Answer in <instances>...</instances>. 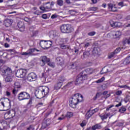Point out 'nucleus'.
I'll return each instance as SVG.
<instances>
[{
	"label": "nucleus",
	"mask_w": 130,
	"mask_h": 130,
	"mask_svg": "<svg viewBox=\"0 0 130 130\" xmlns=\"http://www.w3.org/2000/svg\"><path fill=\"white\" fill-rule=\"evenodd\" d=\"M11 68L4 66L2 68L1 75L5 78L6 83H9L13 81V75Z\"/></svg>",
	"instance_id": "obj_1"
},
{
	"label": "nucleus",
	"mask_w": 130,
	"mask_h": 130,
	"mask_svg": "<svg viewBox=\"0 0 130 130\" xmlns=\"http://www.w3.org/2000/svg\"><path fill=\"white\" fill-rule=\"evenodd\" d=\"M83 101V95L79 93H76L70 101L69 106L72 108H75L76 105H78L79 102H82Z\"/></svg>",
	"instance_id": "obj_2"
},
{
	"label": "nucleus",
	"mask_w": 130,
	"mask_h": 130,
	"mask_svg": "<svg viewBox=\"0 0 130 130\" xmlns=\"http://www.w3.org/2000/svg\"><path fill=\"white\" fill-rule=\"evenodd\" d=\"M11 106V100L9 98H3L0 100V111H6Z\"/></svg>",
	"instance_id": "obj_3"
},
{
	"label": "nucleus",
	"mask_w": 130,
	"mask_h": 130,
	"mask_svg": "<svg viewBox=\"0 0 130 130\" xmlns=\"http://www.w3.org/2000/svg\"><path fill=\"white\" fill-rule=\"evenodd\" d=\"M60 31L62 33L69 34L74 32V28L71 24H62L60 26Z\"/></svg>",
	"instance_id": "obj_4"
},
{
	"label": "nucleus",
	"mask_w": 130,
	"mask_h": 130,
	"mask_svg": "<svg viewBox=\"0 0 130 130\" xmlns=\"http://www.w3.org/2000/svg\"><path fill=\"white\" fill-rule=\"evenodd\" d=\"M18 100L22 101V100H27L30 99V94L27 92L22 91L19 93L17 96Z\"/></svg>",
	"instance_id": "obj_5"
},
{
	"label": "nucleus",
	"mask_w": 130,
	"mask_h": 130,
	"mask_svg": "<svg viewBox=\"0 0 130 130\" xmlns=\"http://www.w3.org/2000/svg\"><path fill=\"white\" fill-rule=\"evenodd\" d=\"M35 51L39 52L40 50L34 48L28 49L26 52H22L21 53V55H37L39 53H34Z\"/></svg>",
	"instance_id": "obj_6"
},
{
	"label": "nucleus",
	"mask_w": 130,
	"mask_h": 130,
	"mask_svg": "<svg viewBox=\"0 0 130 130\" xmlns=\"http://www.w3.org/2000/svg\"><path fill=\"white\" fill-rule=\"evenodd\" d=\"M40 45L42 48H49L52 45V42L50 41H42Z\"/></svg>",
	"instance_id": "obj_7"
},
{
	"label": "nucleus",
	"mask_w": 130,
	"mask_h": 130,
	"mask_svg": "<svg viewBox=\"0 0 130 130\" xmlns=\"http://www.w3.org/2000/svg\"><path fill=\"white\" fill-rule=\"evenodd\" d=\"M26 70L25 69H19L16 73V76L17 78H24L26 76Z\"/></svg>",
	"instance_id": "obj_8"
},
{
	"label": "nucleus",
	"mask_w": 130,
	"mask_h": 130,
	"mask_svg": "<svg viewBox=\"0 0 130 130\" xmlns=\"http://www.w3.org/2000/svg\"><path fill=\"white\" fill-rule=\"evenodd\" d=\"M16 115V112L15 111H10L4 114V118L5 119H11V118H13Z\"/></svg>",
	"instance_id": "obj_9"
},
{
	"label": "nucleus",
	"mask_w": 130,
	"mask_h": 130,
	"mask_svg": "<svg viewBox=\"0 0 130 130\" xmlns=\"http://www.w3.org/2000/svg\"><path fill=\"white\" fill-rule=\"evenodd\" d=\"M40 61L41 62V66L43 67V66H45V63H46V62H49V61H50V59L47 58L46 56H42L40 58Z\"/></svg>",
	"instance_id": "obj_10"
},
{
	"label": "nucleus",
	"mask_w": 130,
	"mask_h": 130,
	"mask_svg": "<svg viewBox=\"0 0 130 130\" xmlns=\"http://www.w3.org/2000/svg\"><path fill=\"white\" fill-rule=\"evenodd\" d=\"M86 79L87 76L83 75L81 73L77 76L76 83H77V84H81V83H83V80H86Z\"/></svg>",
	"instance_id": "obj_11"
},
{
	"label": "nucleus",
	"mask_w": 130,
	"mask_h": 130,
	"mask_svg": "<svg viewBox=\"0 0 130 130\" xmlns=\"http://www.w3.org/2000/svg\"><path fill=\"white\" fill-rule=\"evenodd\" d=\"M121 35V32L119 31H113L108 34V36L113 37V38H118Z\"/></svg>",
	"instance_id": "obj_12"
},
{
	"label": "nucleus",
	"mask_w": 130,
	"mask_h": 130,
	"mask_svg": "<svg viewBox=\"0 0 130 130\" xmlns=\"http://www.w3.org/2000/svg\"><path fill=\"white\" fill-rule=\"evenodd\" d=\"M41 90L42 91V94H43V96L45 97L48 93H49V88L47 86H40Z\"/></svg>",
	"instance_id": "obj_13"
},
{
	"label": "nucleus",
	"mask_w": 130,
	"mask_h": 130,
	"mask_svg": "<svg viewBox=\"0 0 130 130\" xmlns=\"http://www.w3.org/2000/svg\"><path fill=\"white\" fill-rule=\"evenodd\" d=\"M37 75L34 73H29L27 76V80L29 82H33L36 80Z\"/></svg>",
	"instance_id": "obj_14"
},
{
	"label": "nucleus",
	"mask_w": 130,
	"mask_h": 130,
	"mask_svg": "<svg viewBox=\"0 0 130 130\" xmlns=\"http://www.w3.org/2000/svg\"><path fill=\"white\" fill-rule=\"evenodd\" d=\"M35 96L38 98V99H41V98H43V93H42V92L41 91V88L40 87L39 89L36 91L35 93Z\"/></svg>",
	"instance_id": "obj_15"
},
{
	"label": "nucleus",
	"mask_w": 130,
	"mask_h": 130,
	"mask_svg": "<svg viewBox=\"0 0 130 130\" xmlns=\"http://www.w3.org/2000/svg\"><path fill=\"white\" fill-rule=\"evenodd\" d=\"M92 73H94V70L93 69L87 68L85 69V71H83L81 73L82 75L86 76L87 77V75H91Z\"/></svg>",
	"instance_id": "obj_16"
},
{
	"label": "nucleus",
	"mask_w": 130,
	"mask_h": 130,
	"mask_svg": "<svg viewBox=\"0 0 130 130\" xmlns=\"http://www.w3.org/2000/svg\"><path fill=\"white\" fill-rule=\"evenodd\" d=\"M17 26L19 28V31L21 32H24L25 31V24H24V22L19 21L17 23Z\"/></svg>",
	"instance_id": "obj_17"
},
{
	"label": "nucleus",
	"mask_w": 130,
	"mask_h": 130,
	"mask_svg": "<svg viewBox=\"0 0 130 130\" xmlns=\"http://www.w3.org/2000/svg\"><path fill=\"white\" fill-rule=\"evenodd\" d=\"M108 9L111 12H116L117 11V7L115 6V5L112 4H108Z\"/></svg>",
	"instance_id": "obj_18"
},
{
	"label": "nucleus",
	"mask_w": 130,
	"mask_h": 130,
	"mask_svg": "<svg viewBox=\"0 0 130 130\" xmlns=\"http://www.w3.org/2000/svg\"><path fill=\"white\" fill-rule=\"evenodd\" d=\"M91 39H86L84 41L85 44H84V48H88L89 46H91V45L92 44V43L91 42Z\"/></svg>",
	"instance_id": "obj_19"
},
{
	"label": "nucleus",
	"mask_w": 130,
	"mask_h": 130,
	"mask_svg": "<svg viewBox=\"0 0 130 130\" xmlns=\"http://www.w3.org/2000/svg\"><path fill=\"white\" fill-rule=\"evenodd\" d=\"M13 23V21L12 19H6L4 21V25L6 26V27H10L12 25Z\"/></svg>",
	"instance_id": "obj_20"
},
{
	"label": "nucleus",
	"mask_w": 130,
	"mask_h": 130,
	"mask_svg": "<svg viewBox=\"0 0 130 130\" xmlns=\"http://www.w3.org/2000/svg\"><path fill=\"white\" fill-rule=\"evenodd\" d=\"M49 36L50 37V38H52V39H53L54 37H56V31L55 30H51L49 32Z\"/></svg>",
	"instance_id": "obj_21"
},
{
	"label": "nucleus",
	"mask_w": 130,
	"mask_h": 130,
	"mask_svg": "<svg viewBox=\"0 0 130 130\" xmlns=\"http://www.w3.org/2000/svg\"><path fill=\"white\" fill-rule=\"evenodd\" d=\"M101 128H102V126L100 123L96 124L91 127L92 130L101 129Z\"/></svg>",
	"instance_id": "obj_22"
},
{
	"label": "nucleus",
	"mask_w": 130,
	"mask_h": 130,
	"mask_svg": "<svg viewBox=\"0 0 130 130\" xmlns=\"http://www.w3.org/2000/svg\"><path fill=\"white\" fill-rule=\"evenodd\" d=\"M109 116H110V113H108L107 114H102L100 115V117H101V119L102 120H104V119H107Z\"/></svg>",
	"instance_id": "obj_23"
},
{
	"label": "nucleus",
	"mask_w": 130,
	"mask_h": 130,
	"mask_svg": "<svg viewBox=\"0 0 130 130\" xmlns=\"http://www.w3.org/2000/svg\"><path fill=\"white\" fill-rule=\"evenodd\" d=\"M123 64L127 66L130 63V55H128L123 62Z\"/></svg>",
	"instance_id": "obj_24"
},
{
	"label": "nucleus",
	"mask_w": 130,
	"mask_h": 130,
	"mask_svg": "<svg viewBox=\"0 0 130 130\" xmlns=\"http://www.w3.org/2000/svg\"><path fill=\"white\" fill-rule=\"evenodd\" d=\"M54 2H51V3L50 2H47L45 3V5H48L49 4V6H46V8L48 10H50L52 7L54 6Z\"/></svg>",
	"instance_id": "obj_25"
},
{
	"label": "nucleus",
	"mask_w": 130,
	"mask_h": 130,
	"mask_svg": "<svg viewBox=\"0 0 130 130\" xmlns=\"http://www.w3.org/2000/svg\"><path fill=\"white\" fill-rule=\"evenodd\" d=\"M56 60L57 64H59V66H62V64H63V60L61 57H57Z\"/></svg>",
	"instance_id": "obj_26"
},
{
	"label": "nucleus",
	"mask_w": 130,
	"mask_h": 130,
	"mask_svg": "<svg viewBox=\"0 0 130 130\" xmlns=\"http://www.w3.org/2000/svg\"><path fill=\"white\" fill-rule=\"evenodd\" d=\"M61 86H62V82H58L55 86V89H56V90H58L61 88Z\"/></svg>",
	"instance_id": "obj_27"
},
{
	"label": "nucleus",
	"mask_w": 130,
	"mask_h": 130,
	"mask_svg": "<svg viewBox=\"0 0 130 130\" xmlns=\"http://www.w3.org/2000/svg\"><path fill=\"white\" fill-rule=\"evenodd\" d=\"M7 125V123L4 120H0V128L2 127H5Z\"/></svg>",
	"instance_id": "obj_28"
},
{
	"label": "nucleus",
	"mask_w": 130,
	"mask_h": 130,
	"mask_svg": "<svg viewBox=\"0 0 130 130\" xmlns=\"http://www.w3.org/2000/svg\"><path fill=\"white\" fill-rule=\"evenodd\" d=\"M74 115V114L73 112H68L67 113V115H65L66 117H67L68 118H71V117H73Z\"/></svg>",
	"instance_id": "obj_29"
},
{
	"label": "nucleus",
	"mask_w": 130,
	"mask_h": 130,
	"mask_svg": "<svg viewBox=\"0 0 130 130\" xmlns=\"http://www.w3.org/2000/svg\"><path fill=\"white\" fill-rule=\"evenodd\" d=\"M47 64L51 68H55V63L53 62H50V61L48 62Z\"/></svg>",
	"instance_id": "obj_30"
},
{
	"label": "nucleus",
	"mask_w": 130,
	"mask_h": 130,
	"mask_svg": "<svg viewBox=\"0 0 130 130\" xmlns=\"http://www.w3.org/2000/svg\"><path fill=\"white\" fill-rule=\"evenodd\" d=\"M60 48L62 49H67V48H68V49H70V47L68 45H65L63 44H62L60 45Z\"/></svg>",
	"instance_id": "obj_31"
},
{
	"label": "nucleus",
	"mask_w": 130,
	"mask_h": 130,
	"mask_svg": "<svg viewBox=\"0 0 130 130\" xmlns=\"http://www.w3.org/2000/svg\"><path fill=\"white\" fill-rule=\"evenodd\" d=\"M70 67L71 69H73V70H75V69H77V63H72L70 65Z\"/></svg>",
	"instance_id": "obj_32"
},
{
	"label": "nucleus",
	"mask_w": 130,
	"mask_h": 130,
	"mask_svg": "<svg viewBox=\"0 0 130 130\" xmlns=\"http://www.w3.org/2000/svg\"><path fill=\"white\" fill-rule=\"evenodd\" d=\"M71 87H73V83L69 82L66 85H65L63 88L67 89V88H71Z\"/></svg>",
	"instance_id": "obj_33"
},
{
	"label": "nucleus",
	"mask_w": 130,
	"mask_h": 130,
	"mask_svg": "<svg viewBox=\"0 0 130 130\" xmlns=\"http://www.w3.org/2000/svg\"><path fill=\"white\" fill-rule=\"evenodd\" d=\"M101 95H102V93H101V92L96 93L95 96L93 98V100H96V99H97V98H99V97H100Z\"/></svg>",
	"instance_id": "obj_34"
},
{
	"label": "nucleus",
	"mask_w": 130,
	"mask_h": 130,
	"mask_svg": "<svg viewBox=\"0 0 130 130\" xmlns=\"http://www.w3.org/2000/svg\"><path fill=\"white\" fill-rule=\"evenodd\" d=\"M119 112H121V113H123V112H125V111H126V109L124 107H122L119 110Z\"/></svg>",
	"instance_id": "obj_35"
},
{
	"label": "nucleus",
	"mask_w": 130,
	"mask_h": 130,
	"mask_svg": "<svg viewBox=\"0 0 130 130\" xmlns=\"http://www.w3.org/2000/svg\"><path fill=\"white\" fill-rule=\"evenodd\" d=\"M119 88H125V89H128V90H130V87L125 85H120L119 86Z\"/></svg>",
	"instance_id": "obj_36"
},
{
	"label": "nucleus",
	"mask_w": 130,
	"mask_h": 130,
	"mask_svg": "<svg viewBox=\"0 0 130 130\" xmlns=\"http://www.w3.org/2000/svg\"><path fill=\"white\" fill-rule=\"evenodd\" d=\"M57 4L58 6L61 7V6H63V1L62 0H57Z\"/></svg>",
	"instance_id": "obj_37"
},
{
	"label": "nucleus",
	"mask_w": 130,
	"mask_h": 130,
	"mask_svg": "<svg viewBox=\"0 0 130 130\" xmlns=\"http://www.w3.org/2000/svg\"><path fill=\"white\" fill-rule=\"evenodd\" d=\"M15 88L17 89H19V88H21V85H20V83L18 82H16L14 84Z\"/></svg>",
	"instance_id": "obj_38"
},
{
	"label": "nucleus",
	"mask_w": 130,
	"mask_h": 130,
	"mask_svg": "<svg viewBox=\"0 0 130 130\" xmlns=\"http://www.w3.org/2000/svg\"><path fill=\"white\" fill-rule=\"evenodd\" d=\"M120 50H121V48L120 47L117 48L114 51V52L115 53V54H117L119 52H120Z\"/></svg>",
	"instance_id": "obj_39"
},
{
	"label": "nucleus",
	"mask_w": 130,
	"mask_h": 130,
	"mask_svg": "<svg viewBox=\"0 0 130 130\" xmlns=\"http://www.w3.org/2000/svg\"><path fill=\"white\" fill-rule=\"evenodd\" d=\"M90 55V52L89 51L84 52L83 53L84 57H88Z\"/></svg>",
	"instance_id": "obj_40"
},
{
	"label": "nucleus",
	"mask_w": 130,
	"mask_h": 130,
	"mask_svg": "<svg viewBox=\"0 0 130 130\" xmlns=\"http://www.w3.org/2000/svg\"><path fill=\"white\" fill-rule=\"evenodd\" d=\"M66 118V115L62 114L60 117L58 118V120H63Z\"/></svg>",
	"instance_id": "obj_41"
},
{
	"label": "nucleus",
	"mask_w": 130,
	"mask_h": 130,
	"mask_svg": "<svg viewBox=\"0 0 130 130\" xmlns=\"http://www.w3.org/2000/svg\"><path fill=\"white\" fill-rule=\"evenodd\" d=\"M104 80H105V77H102L100 79H99L96 82V83H97L98 84H99V83H102V82H103L104 81Z\"/></svg>",
	"instance_id": "obj_42"
},
{
	"label": "nucleus",
	"mask_w": 130,
	"mask_h": 130,
	"mask_svg": "<svg viewBox=\"0 0 130 130\" xmlns=\"http://www.w3.org/2000/svg\"><path fill=\"white\" fill-rule=\"evenodd\" d=\"M115 53L114 52H112L111 53H110V54L109 55V58H112V57H114V55H115Z\"/></svg>",
	"instance_id": "obj_43"
},
{
	"label": "nucleus",
	"mask_w": 130,
	"mask_h": 130,
	"mask_svg": "<svg viewBox=\"0 0 130 130\" xmlns=\"http://www.w3.org/2000/svg\"><path fill=\"white\" fill-rule=\"evenodd\" d=\"M106 70H107V69H106L105 68H103L102 70V71H101V75H103V74H106V73H108V71H106Z\"/></svg>",
	"instance_id": "obj_44"
},
{
	"label": "nucleus",
	"mask_w": 130,
	"mask_h": 130,
	"mask_svg": "<svg viewBox=\"0 0 130 130\" xmlns=\"http://www.w3.org/2000/svg\"><path fill=\"white\" fill-rule=\"evenodd\" d=\"M86 124H87V123H86V121L85 120H83L81 123H80V125L81 126H82V127H84V126H85V125H86Z\"/></svg>",
	"instance_id": "obj_45"
},
{
	"label": "nucleus",
	"mask_w": 130,
	"mask_h": 130,
	"mask_svg": "<svg viewBox=\"0 0 130 130\" xmlns=\"http://www.w3.org/2000/svg\"><path fill=\"white\" fill-rule=\"evenodd\" d=\"M95 34H96V32L91 31V32H89L88 34V35H89V36H94V35H95Z\"/></svg>",
	"instance_id": "obj_46"
},
{
	"label": "nucleus",
	"mask_w": 130,
	"mask_h": 130,
	"mask_svg": "<svg viewBox=\"0 0 130 130\" xmlns=\"http://www.w3.org/2000/svg\"><path fill=\"white\" fill-rule=\"evenodd\" d=\"M93 114H94L93 113V112L92 111L90 112H88L87 113V115L88 117H91V116H92V115H93Z\"/></svg>",
	"instance_id": "obj_47"
},
{
	"label": "nucleus",
	"mask_w": 130,
	"mask_h": 130,
	"mask_svg": "<svg viewBox=\"0 0 130 130\" xmlns=\"http://www.w3.org/2000/svg\"><path fill=\"white\" fill-rule=\"evenodd\" d=\"M118 24V22H115L113 23V25H112V27H113V28H115V27H117Z\"/></svg>",
	"instance_id": "obj_48"
},
{
	"label": "nucleus",
	"mask_w": 130,
	"mask_h": 130,
	"mask_svg": "<svg viewBox=\"0 0 130 130\" xmlns=\"http://www.w3.org/2000/svg\"><path fill=\"white\" fill-rule=\"evenodd\" d=\"M98 8L97 7H91L90 8V11H93L94 12H95V11H97V9Z\"/></svg>",
	"instance_id": "obj_49"
},
{
	"label": "nucleus",
	"mask_w": 130,
	"mask_h": 130,
	"mask_svg": "<svg viewBox=\"0 0 130 130\" xmlns=\"http://www.w3.org/2000/svg\"><path fill=\"white\" fill-rule=\"evenodd\" d=\"M122 93V91H121V90H118L116 92V95H117L118 96H119V95H121Z\"/></svg>",
	"instance_id": "obj_50"
},
{
	"label": "nucleus",
	"mask_w": 130,
	"mask_h": 130,
	"mask_svg": "<svg viewBox=\"0 0 130 130\" xmlns=\"http://www.w3.org/2000/svg\"><path fill=\"white\" fill-rule=\"evenodd\" d=\"M40 10H41V11H43V12H44V11H45V10H46V7H40Z\"/></svg>",
	"instance_id": "obj_51"
},
{
	"label": "nucleus",
	"mask_w": 130,
	"mask_h": 130,
	"mask_svg": "<svg viewBox=\"0 0 130 130\" xmlns=\"http://www.w3.org/2000/svg\"><path fill=\"white\" fill-rule=\"evenodd\" d=\"M98 110H99V109H98V108H95L94 110H92L91 111L92 112V113H95V112H98Z\"/></svg>",
	"instance_id": "obj_52"
},
{
	"label": "nucleus",
	"mask_w": 130,
	"mask_h": 130,
	"mask_svg": "<svg viewBox=\"0 0 130 130\" xmlns=\"http://www.w3.org/2000/svg\"><path fill=\"white\" fill-rule=\"evenodd\" d=\"M55 18H57L56 14H53L51 16V19H55Z\"/></svg>",
	"instance_id": "obj_53"
},
{
	"label": "nucleus",
	"mask_w": 130,
	"mask_h": 130,
	"mask_svg": "<svg viewBox=\"0 0 130 130\" xmlns=\"http://www.w3.org/2000/svg\"><path fill=\"white\" fill-rule=\"evenodd\" d=\"M114 107V105H111V106H109V107L107 108V111H108V110H109L110 108H112V107Z\"/></svg>",
	"instance_id": "obj_54"
},
{
	"label": "nucleus",
	"mask_w": 130,
	"mask_h": 130,
	"mask_svg": "<svg viewBox=\"0 0 130 130\" xmlns=\"http://www.w3.org/2000/svg\"><path fill=\"white\" fill-rule=\"evenodd\" d=\"M118 6H120V7H123V2H119V3L118 4Z\"/></svg>",
	"instance_id": "obj_55"
},
{
	"label": "nucleus",
	"mask_w": 130,
	"mask_h": 130,
	"mask_svg": "<svg viewBox=\"0 0 130 130\" xmlns=\"http://www.w3.org/2000/svg\"><path fill=\"white\" fill-rule=\"evenodd\" d=\"M12 92H13V94H14V95H16V94H17V93H18V90H17L16 89H13Z\"/></svg>",
	"instance_id": "obj_56"
},
{
	"label": "nucleus",
	"mask_w": 130,
	"mask_h": 130,
	"mask_svg": "<svg viewBox=\"0 0 130 130\" xmlns=\"http://www.w3.org/2000/svg\"><path fill=\"white\" fill-rule=\"evenodd\" d=\"M68 41H69V38L63 39V42H65L66 43H67Z\"/></svg>",
	"instance_id": "obj_57"
},
{
	"label": "nucleus",
	"mask_w": 130,
	"mask_h": 130,
	"mask_svg": "<svg viewBox=\"0 0 130 130\" xmlns=\"http://www.w3.org/2000/svg\"><path fill=\"white\" fill-rule=\"evenodd\" d=\"M6 94L8 96H11V92H10L9 91H7Z\"/></svg>",
	"instance_id": "obj_58"
},
{
	"label": "nucleus",
	"mask_w": 130,
	"mask_h": 130,
	"mask_svg": "<svg viewBox=\"0 0 130 130\" xmlns=\"http://www.w3.org/2000/svg\"><path fill=\"white\" fill-rule=\"evenodd\" d=\"M43 19H47V15L46 14H43L42 16Z\"/></svg>",
	"instance_id": "obj_59"
},
{
	"label": "nucleus",
	"mask_w": 130,
	"mask_h": 130,
	"mask_svg": "<svg viewBox=\"0 0 130 130\" xmlns=\"http://www.w3.org/2000/svg\"><path fill=\"white\" fill-rule=\"evenodd\" d=\"M42 105H43V103H39L37 105V106H38V107H39V106H42Z\"/></svg>",
	"instance_id": "obj_60"
},
{
	"label": "nucleus",
	"mask_w": 130,
	"mask_h": 130,
	"mask_svg": "<svg viewBox=\"0 0 130 130\" xmlns=\"http://www.w3.org/2000/svg\"><path fill=\"white\" fill-rule=\"evenodd\" d=\"M5 47H6V48H8V47H10V45H9V44H8V43H5Z\"/></svg>",
	"instance_id": "obj_61"
},
{
	"label": "nucleus",
	"mask_w": 130,
	"mask_h": 130,
	"mask_svg": "<svg viewBox=\"0 0 130 130\" xmlns=\"http://www.w3.org/2000/svg\"><path fill=\"white\" fill-rule=\"evenodd\" d=\"M119 106H121V102H120L118 104L116 105L115 107H119Z\"/></svg>",
	"instance_id": "obj_62"
},
{
	"label": "nucleus",
	"mask_w": 130,
	"mask_h": 130,
	"mask_svg": "<svg viewBox=\"0 0 130 130\" xmlns=\"http://www.w3.org/2000/svg\"><path fill=\"white\" fill-rule=\"evenodd\" d=\"M110 95H111L110 93L107 94L105 98V99H107V98H108V97H110Z\"/></svg>",
	"instance_id": "obj_63"
},
{
	"label": "nucleus",
	"mask_w": 130,
	"mask_h": 130,
	"mask_svg": "<svg viewBox=\"0 0 130 130\" xmlns=\"http://www.w3.org/2000/svg\"><path fill=\"white\" fill-rule=\"evenodd\" d=\"M108 93V91H104L102 93L103 95H106Z\"/></svg>",
	"instance_id": "obj_64"
}]
</instances>
